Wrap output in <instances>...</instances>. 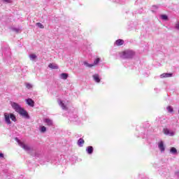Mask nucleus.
I'll use <instances>...</instances> for the list:
<instances>
[{"mask_svg":"<svg viewBox=\"0 0 179 179\" xmlns=\"http://www.w3.org/2000/svg\"><path fill=\"white\" fill-rule=\"evenodd\" d=\"M92 78L94 79V80L95 82H96V83H100V76H99V74H94V76H92Z\"/></svg>","mask_w":179,"mask_h":179,"instance_id":"10","label":"nucleus"},{"mask_svg":"<svg viewBox=\"0 0 179 179\" xmlns=\"http://www.w3.org/2000/svg\"><path fill=\"white\" fill-rule=\"evenodd\" d=\"M4 120L8 124V125H10L12 124V122H10V120L13 121L14 122H16V116L13 113H4Z\"/></svg>","mask_w":179,"mask_h":179,"instance_id":"2","label":"nucleus"},{"mask_svg":"<svg viewBox=\"0 0 179 179\" xmlns=\"http://www.w3.org/2000/svg\"><path fill=\"white\" fill-rule=\"evenodd\" d=\"M161 18L162 19V20H167L168 17L166 15H161Z\"/></svg>","mask_w":179,"mask_h":179,"instance_id":"23","label":"nucleus"},{"mask_svg":"<svg viewBox=\"0 0 179 179\" xmlns=\"http://www.w3.org/2000/svg\"><path fill=\"white\" fill-rule=\"evenodd\" d=\"M166 110H167V111H168L169 113H173V107H171V106H168V107L166 108Z\"/></svg>","mask_w":179,"mask_h":179,"instance_id":"22","label":"nucleus"},{"mask_svg":"<svg viewBox=\"0 0 179 179\" xmlns=\"http://www.w3.org/2000/svg\"><path fill=\"white\" fill-rule=\"evenodd\" d=\"M61 79L66 80L68 79V73H62L60 74Z\"/></svg>","mask_w":179,"mask_h":179,"instance_id":"18","label":"nucleus"},{"mask_svg":"<svg viewBox=\"0 0 179 179\" xmlns=\"http://www.w3.org/2000/svg\"><path fill=\"white\" fill-rule=\"evenodd\" d=\"M29 59H31V61H34L35 59H37V55L34 54H31L29 55Z\"/></svg>","mask_w":179,"mask_h":179,"instance_id":"16","label":"nucleus"},{"mask_svg":"<svg viewBox=\"0 0 179 179\" xmlns=\"http://www.w3.org/2000/svg\"><path fill=\"white\" fill-rule=\"evenodd\" d=\"M175 27H176V29L177 30H179V22H178V23L176 24Z\"/></svg>","mask_w":179,"mask_h":179,"instance_id":"27","label":"nucleus"},{"mask_svg":"<svg viewBox=\"0 0 179 179\" xmlns=\"http://www.w3.org/2000/svg\"><path fill=\"white\" fill-rule=\"evenodd\" d=\"M13 31H15V33H19L20 31V29L19 28H13Z\"/></svg>","mask_w":179,"mask_h":179,"instance_id":"25","label":"nucleus"},{"mask_svg":"<svg viewBox=\"0 0 179 179\" xmlns=\"http://www.w3.org/2000/svg\"><path fill=\"white\" fill-rule=\"evenodd\" d=\"M0 158H3V153H0Z\"/></svg>","mask_w":179,"mask_h":179,"instance_id":"29","label":"nucleus"},{"mask_svg":"<svg viewBox=\"0 0 179 179\" xmlns=\"http://www.w3.org/2000/svg\"><path fill=\"white\" fill-rule=\"evenodd\" d=\"M86 151L88 153V155H92V153H93V147L88 146L86 149Z\"/></svg>","mask_w":179,"mask_h":179,"instance_id":"12","label":"nucleus"},{"mask_svg":"<svg viewBox=\"0 0 179 179\" xmlns=\"http://www.w3.org/2000/svg\"><path fill=\"white\" fill-rule=\"evenodd\" d=\"M134 55H135V53H134L133 51L126 50L124 52H122L121 57L124 59H127L132 58Z\"/></svg>","mask_w":179,"mask_h":179,"instance_id":"4","label":"nucleus"},{"mask_svg":"<svg viewBox=\"0 0 179 179\" xmlns=\"http://www.w3.org/2000/svg\"><path fill=\"white\" fill-rule=\"evenodd\" d=\"M171 76H173V73H164L160 75L161 79H163V78H171Z\"/></svg>","mask_w":179,"mask_h":179,"instance_id":"9","label":"nucleus"},{"mask_svg":"<svg viewBox=\"0 0 179 179\" xmlns=\"http://www.w3.org/2000/svg\"><path fill=\"white\" fill-rule=\"evenodd\" d=\"M99 62H100V58H96L94 61V64H90L87 62H84V64L86 65V66H87L88 68H92V66H94L95 65H97V64H99Z\"/></svg>","mask_w":179,"mask_h":179,"instance_id":"5","label":"nucleus"},{"mask_svg":"<svg viewBox=\"0 0 179 179\" xmlns=\"http://www.w3.org/2000/svg\"><path fill=\"white\" fill-rule=\"evenodd\" d=\"M164 133L165 135H169V136H174L176 134L174 131H170L169 129H164Z\"/></svg>","mask_w":179,"mask_h":179,"instance_id":"7","label":"nucleus"},{"mask_svg":"<svg viewBox=\"0 0 179 179\" xmlns=\"http://www.w3.org/2000/svg\"><path fill=\"white\" fill-rule=\"evenodd\" d=\"M3 2H5L6 3H11L12 0H3Z\"/></svg>","mask_w":179,"mask_h":179,"instance_id":"26","label":"nucleus"},{"mask_svg":"<svg viewBox=\"0 0 179 179\" xmlns=\"http://www.w3.org/2000/svg\"><path fill=\"white\" fill-rule=\"evenodd\" d=\"M36 26H38V27H39L40 29H43L44 28V25H43V24H41L40 22H37Z\"/></svg>","mask_w":179,"mask_h":179,"instance_id":"21","label":"nucleus"},{"mask_svg":"<svg viewBox=\"0 0 179 179\" xmlns=\"http://www.w3.org/2000/svg\"><path fill=\"white\" fill-rule=\"evenodd\" d=\"M58 103H59V106H61V107H62V108L63 110H66V106H65V104H64V103H62V101L59 100V101H58Z\"/></svg>","mask_w":179,"mask_h":179,"instance_id":"17","label":"nucleus"},{"mask_svg":"<svg viewBox=\"0 0 179 179\" xmlns=\"http://www.w3.org/2000/svg\"><path fill=\"white\" fill-rule=\"evenodd\" d=\"M25 86H26L27 89H31L33 87V85L30 83H26Z\"/></svg>","mask_w":179,"mask_h":179,"instance_id":"20","label":"nucleus"},{"mask_svg":"<svg viewBox=\"0 0 179 179\" xmlns=\"http://www.w3.org/2000/svg\"><path fill=\"white\" fill-rule=\"evenodd\" d=\"M15 141L17 142L18 145H20L22 148V149H24V150L28 152V153H30V152L33 150V148H31L29 145H26L24 143L21 142L20 140H19V138H15Z\"/></svg>","mask_w":179,"mask_h":179,"instance_id":"3","label":"nucleus"},{"mask_svg":"<svg viewBox=\"0 0 179 179\" xmlns=\"http://www.w3.org/2000/svg\"><path fill=\"white\" fill-rule=\"evenodd\" d=\"M122 44H124V40L118 39L115 41L116 45H122Z\"/></svg>","mask_w":179,"mask_h":179,"instance_id":"15","label":"nucleus"},{"mask_svg":"<svg viewBox=\"0 0 179 179\" xmlns=\"http://www.w3.org/2000/svg\"><path fill=\"white\" fill-rule=\"evenodd\" d=\"M158 148L159 150H161V152H164L165 148H164V144L163 143V141H161L159 143Z\"/></svg>","mask_w":179,"mask_h":179,"instance_id":"11","label":"nucleus"},{"mask_svg":"<svg viewBox=\"0 0 179 179\" xmlns=\"http://www.w3.org/2000/svg\"><path fill=\"white\" fill-rule=\"evenodd\" d=\"M11 106L16 111V113H18L20 115H22L24 118H30V116H29V113H27V111L23 109L20 105H19L16 102H11Z\"/></svg>","mask_w":179,"mask_h":179,"instance_id":"1","label":"nucleus"},{"mask_svg":"<svg viewBox=\"0 0 179 179\" xmlns=\"http://www.w3.org/2000/svg\"><path fill=\"white\" fill-rule=\"evenodd\" d=\"M157 8L159 7H157V6H152V9H157Z\"/></svg>","mask_w":179,"mask_h":179,"instance_id":"28","label":"nucleus"},{"mask_svg":"<svg viewBox=\"0 0 179 179\" xmlns=\"http://www.w3.org/2000/svg\"><path fill=\"white\" fill-rule=\"evenodd\" d=\"M25 102L29 106V107H34V101L31 99H25Z\"/></svg>","mask_w":179,"mask_h":179,"instance_id":"8","label":"nucleus"},{"mask_svg":"<svg viewBox=\"0 0 179 179\" xmlns=\"http://www.w3.org/2000/svg\"><path fill=\"white\" fill-rule=\"evenodd\" d=\"M43 122H45V124H47V125H48V127H52L54 125L52 120L49 118L43 119Z\"/></svg>","mask_w":179,"mask_h":179,"instance_id":"6","label":"nucleus"},{"mask_svg":"<svg viewBox=\"0 0 179 179\" xmlns=\"http://www.w3.org/2000/svg\"><path fill=\"white\" fill-rule=\"evenodd\" d=\"M83 143H85V140H83V138H80L78 141V146H80V148H82V146H83Z\"/></svg>","mask_w":179,"mask_h":179,"instance_id":"14","label":"nucleus"},{"mask_svg":"<svg viewBox=\"0 0 179 179\" xmlns=\"http://www.w3.org/2000/svg\"><path fill=\"white\" fill-rule=\"evenodd\" d=\"M49 68H50V69H58V66L55 64H49L48 65Z\"/></svg>","mask_w":179,"mask_h":179,"instance_id":"13","label":"nucleus"},{"mask_svg":"<svg viewBox=\"0 0 179 179\" xmlns=\"http://www.w3.org/2000/svg\"><path fill=\"white\" fill-rule=\"evenodd\" d=\"M177 152V149L176 148H171V153H176Z\"/></svg>","mask_w":179,"mask_h":179,"instance_id":"24","label":"nucleus"},{"mask_svg":"<svg viewBox=\"0 0 179 179\" xmlns=\"http://www.w3.org/2000/svg\"><path fill=\"white\" fill-rule=\"evenodd\" d=\"M45 131H47V128L45 126H41L40 128V131L44 133Z\"/></svg>","mask_w":179,"mask_h":179,"instance_id":"19","label":"nucleus"}]
</instances>
